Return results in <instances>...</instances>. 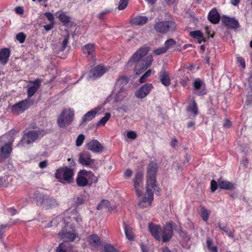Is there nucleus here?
Masks as SVG:
<instances>
[{
    "label": "nucleus",
    "mask_w": 252,
    "mask_h": 252,
    "mask_svg": "<svg viewBox=\"0 0 252 252\" xmlns=\"http://www.w3.org/2000/svg\"><path fill=\"white\" fill-rule=\"evenodd\" d=\"M82 51L84 54L91 56L93 58L94 53V44H87L82 47Z\"/></svg>",
    "instance_id": "28"
},
{
    "label": "nucleus",
    "mask_w": 252,
    "mask_h": 252,
    "mask_svg": "<svg viewBox=\"0 0 252 252\" xmlns=\"http://www.w3.org/2000/svg\"><path fill=\"white\" fill-rule=\"evenodd\" d=\"M33 86L30 87L27 91V95L29 97L32 96L40 87V83L38 79L32 82Z\"/></svg>",
    "instance_id": "27"
},
{
    "label": "nucleus",
    "mask_w": 252,
    "mask_h": 252,
    "mask_svg": "<svg viewBox=\"0 0 252 252\" xmlns=\"http://www.w3.org/2000/svg\"><path fill=\"white\" fill-rule=\"evenodd\" d=\"M178 232L180 237L183 239L189 240L190 239L189 235L187 232L183 231L182 229H179Z\"/></svg>",
    "instance_id": "46"
},
{
    "label": "nucleus",
    "mask_w": 252,
    "mask_h": 252,
    "mask_svg": "<svg viewBox=\"0 0 252 252\" xmlns=\"http://www.w3.org/2000/svg\"><path fill=\"white\" fill-rule=\"evenodd\" d=\"M26 37V35L23 32H20L16 35V39L20 43L24 42Z\"/></svg>",
    "instance_id": "48"
},
{
    "label": "nucleus",
    "mask_w": 252,
    "mask_h": 252,
    "mask_svg": "<svg viewBox=\"0 0 252 252\" xmlns=\"http://www.w3.org/2000/svg\"><path fill=\"white\" fill-rule=\"evenodd\" d=\"M149 51V47H141L132 55L128 61V65H131L133 63H136L135 71L136 74H140L151 66L153 61V56L149 55L145 56Z\"/></svg>",
    "instance_id": "2"
},
{
    "label": "nucleus",
    "mask_w": 252,
    "mask_h": 252,
    "mask_svg": "<svg viewBox=\"0 0 252 252\" xmlns=\"http://www.w3.org/2000/svg\"><path fill=\"white\" fill-rule=\"evenodd\" d=\"M201 215L203 220L206 221L208 219L210 212L204 207H202L201 209Z\"/></svg>",
    "instance_id": "42"
},
{
    "label": "nucleus",
    "mask_w": 252,
    "mask_h": 252,
    "mask_svg": "<svg viewBox=\"0 0 252 252\" xmlns=\"http://www.w3.org/2000/svg\"><path fill=\"white\" fill-rule=\"evenodd\" d=\"M237 63L241 65V66L245 68L246 67L245 61L244 58L242 57H238L237 58Z\"/></svg>",
    "instance_id": "55"
},
{
    "label": "nucleus",
    "mask_w": 252,
    "mask_h": 252,
    "mask_svg": "<svg viewBox=\"0 0 252 252\" xmlns=\"http://www.w3.org/2000/svg\"><path fill=\"white\" fill-rule=\"evenodd\" d=\"M104 252H119L113 245L107 244L104 245Z\"/></svg>",
    "instance_id": "44"
},
{
    "label": "nucleus",
    "mask_w": 252,
    "mask_h": 252,
    "mask_svg": "<svg viewBox=\"0 0 252 252\" xmlns=\"http://www.w3.org/2000/svg\"><path fill=\"white\" fill-rule=\"evenodd\" d=\"M128 78L126 76H121L116 81L115 88L117 89L127 90L128 88Z\"/></svg>",
    "instance_id": "22"
},
{
    "label": "nucleus",
    "mask_w": 252,
    "mask_h": 252,
    "mask_svg": "<svg viewBox=\"0 0 252 252\" xmlns=\"http://www.w3.org/2000/svg\"><path fill=\"white\" fill-rule=\"evenodd\" d=\"M143 173L138 172L135 174L133 179L134 189L138 197L141 196L143 194Z\"/></svg>",
    "instance_id": "14"
},
{
    "label": "nucleus",
    "mask_w": 252,
    "mask_h": 252,
    "mask_svg": "<svg viewBox=\"0 0 252 252\" xmlns=\"http://www.w3.org/2000/svg\"><path fill=\"white\" fill-rule=\"evenodd\" d=\"M80 173L88 178V180L89 182H91V184L95 183L97 181V178L91 171L82 170Z\"/></svg>",
    "instance_id": "35"
},
{
    "label": "nucleus",
    "mask_w": 252,
    "mask_h": 252,
    "mask_svg": "<svg viewBox=\"0 0 252 252\" xmlns=\"http://www.w3.org/2000/svg\"><path fill=\"white\" fill-rule=\"evenodd\" d=\"M74 175L73 170L67 167L60 168L56 170L55 177L62 182L70 183Z\"/></svg>",
    "instance_id": "9"
},
{
    "label": "nucleus",
    "mask_w": 252,
    "mask_h": 252,
    "mask_svg": "<svg viewBox=\"0 0 252 252\" xmlns=\"http://www.w3.org/2000/svg\"><path fill=\"white\" fill-rule=\"evenodd\" d=\"M7 225H1L0 227V239L2 238V236L4 233V229L6 228Z\"/></svg>",
    "instance_id": "60"
},
{
    "label": "nucleus",
    "mask_w": 252,
    "mask_h": 252,
    "mask_svg": "<svg viewBox=\"0 0 252 252\" xmlns=\"http://www.w3.org/2000/svg\"><path fill=\"white\" fill-rule=\"evenodd\" d=\"M124 175L125 177L129 178L132 175V171L130 169H128L125 171Z\"/></svg>",
    "instance_id": "63"
},
{
    "label": "nucleus",
    "mask_w": 252,
    "mask_h": 252,
    "mask_svg": "<svg viewBox=\"0 0 252 252\" xmlns=\"http://www.w3.org/2000/svg\"><path fill=\"white\" fill-rule=\"evenodd\" d=\"M54 24H52V23H51L49 24L44 25V28L45 30H46V31H49L53 29Z\"/></svg>",
    "instance_id": "61"
},
{
    "label": "nucleus",
    "mask_w": 252,
    "mask_h": 252,
    "mask_svg": "<svg viewBox=\"0 0 252 252\" xmlns=\"http://www.w3.org/2000/svg\"><path fill=\"white\" fill-rule=\"evenodd\" d=\"M124 227L126 238L130 241L133 240L134 237L132 228L125 222L124 223Z\"/></svg>",
    "instance_id": "32"
},
{
    "label": "nucleus",
    "mask_w": 252,
    "mask_h": 252,
    "mask_svg": "<svg viewBox=\"0 0 252 252\" xmlns=\"http://www.w3.org/2000/svg\"><path fill=\"white\" fill-rule=\"evenodd\" d=\"M76 182L79 186L84 187L88 184L89 180L87 179L86 176H78L76 179Z\"/></svg>",
    "instance_id": "37"
},
{
    "label": "nucleus",
    "mask_w": 252,
    "mask_h": 252,
    "mask_svg": "<svg viewBox=\"0 0 252 252\" xmlns=\"http://www.w3.org/2000/svg\"><path fill=\"white\" fill-rule=\"evenodd\" d=\"M175 224L172 221L166 223L163 229L158 225L152 223L149 224V229L152 236L158 241L162 238L163 242H168L173 235V226Z\"/></svg>",
    "instance_id": "3"
},
{
    "label": "nucleus",
    "mask_w": 252,
    "mask_h": 252,
    "mask_svg": "<svg viewBox=\"0 0 252 252\" xmlns=\"http://www.w3.org/2000/svg\"><path fill=\"white\" fill-rule=\"evenodd\" d=\"M78 161L82 165L89 166L94 169H96L98 166L97 161L92 159L91 154L88 152L80 153Z\"/></svg>",
    "instance_id": "10"
},
{
    "label": "nucleus",
    "mask_w": 252,
    "mask_h": 252,
    "mask_svg": "<svg viewBox=\"0 0 252 252\" xmlns=\"http://www.w3.org/2000/svg\"><path fill=\"white\" fill-rule=\"evenodd\" d=\"M146 191L144 197L139 200L138 206L141 208L150 207L154 199V190L153 189L146 188Z\"/></svg>",
    "instance_id": "13"
},
{
    "label": "nucleus",
    "mask_w": 252,
    "mask_h": 252,
    "mask_svg": "<svg viewBox=\"0 0 252 252\" xmlns=\"http://www.w3.org/2000/svg\"><path fill=\"white\" fill-rule=\"evenodd\" d=\"M188 111L192 113L194 116H196L198 114V108L197 103L195 102V101L193 99L191 101V103H190L189 105V106L187 108Z\"/></svg>",
    "instance_id": "34"
},
{
    "label": "nucleus",
    "mask_w": 252,
    "mask_h": 252,
    "mask_svg": "<svg viewBox=\"0 0 252 252\" xmlns=\"http://www.w3.org/2000/svg\"><path fill=\"white\" fill-rule=\"evenodd\" d=\"M85 199L82 195L78 196L75 200L74 203L77 205H80L84 203Z\"/></svg>",
    "instance_id": "52"
},
{
    "label": "nucleus",
    "mask_w": 252,
    "mask_h": 252,
    "mask_svg": "<svg viewBox=\"0 0 252 252\" xmlns=\"http://www.w3.org/2000/svg\"><path fill=\"white\" fill-rule=\"evenodd\" d=\"M73 112L70 109L64 110L60 115L58 119V124L61 127H64L69 125L72 121Z\"/></svg>",
    "instance_id": "11"
},
{
    "label": "nucleus",
    "mask_w": 252,
    "mask_h": 252,
    "mask_svg": "<svg viewBox=\"0 0 252 252\" xmlns=\"http://www.w3.org/2000/svg\"><path fill=\"white\" fill-rule=\"evenodd\" d=\"M86 149L95 153H101L103 146L97 140L92 139L86 144Z\"/></svg>",
    "instance_id": "16"
},
{
    "label": "nucleus",
    "mask_w": 252,
    "mask_h": 252,
    "mask_svg": "<svg viewBox=\"0 0 252 252\" xmlns=\"http://www.w3.org/2000/svg\"><path fill=\"white\" fill-rule=\"evenodd\" d=\"M129 0H120L118 6V9L119 10H122L125 9L129 2Z\"/></svg>",
    "instance_id": "43"
},
{
    "label": "nucleus",
    "mask_w": 252,
    "mask_h": 252,
    "mask_svg": "<svg viewBox=\"0 0 252 252\" xmlns=\"http://www.w3.org/2000/svg\"><path fill=\"white\" fill-rule=\"evenodd\" d=\"M152 88V84H145L136 91L135 95L138 98H145L149 94Z\"/></svg>",
    "instance_id": "17"
},
{
    "label": "nucleus",
    "mask_w": 252,
    "mask_h": 252,
    "mask_svg": "<svg viewBox=\"0 0 252 252\" xmlns=\"http://www.w3.org/2000/svg\"><path fill=\"white\" fill-rule=\"evenodd\" d=\"M7 136L3 135L0 137V162L9 157L12 150L13 139L7 141Z\"/></svg>",
    "instance_id": "6"
},
{
    "label": "nucleus",
    "mask_w": 252,
    "mask_h": 252,
    "mask_svg": "<svg viewBox=\"0 0 252 252\" xmlns=\"http://www.w3.org/2000/svg\"><path fill=\"white\" fill-rule=\"evenodd\" d=\"M33 103L30 99H26L15 103L11 108L12 113L14 115H18L29 109Z\"/></svg>",
    "instance_id": "12"
},
{
    "label": "nucleus",
    "mask_w": 252,
    "mask_h": 252,
    "mask_svg": "<svg viewBox=\"0 0 252 252\" xmlns=\"http://www.w3.org/2000/svg\"><path fill=\"white\" fill-rule=\"evenodd\" d=\"M106 70V68L103 66L98 65L92 70L89 73V76L90 78L95 79L102 76Z\"/></svg>",
    "instance_id": "18"
},
{
    "label": "nucleus",
    "mask_w": 252,
    "mask_h": 252,
    "mask_svg": "<svg viewBox=\"0 0 252 252\" xmlns=\"http://www.w3.org/2000/svg\"><path fill=\"white\" fill-rule=\"evenodd\" d=\"M151 74V70H147L139 79V82L141 83H144L147 80V78Z\"/></svg>",
    "instance_id": "45"
},
{
    "label": "nucleus",
    "mask_w": 252,
    "mask_h": 252,
    "mask_svg": "<svg viewBox=\"0 0 252 252\" xmlns=\"http://www.w3.org/2000/svg\"><path fill=\"white\" fill-rule=\"evenodd\" d=\"M65 247V244L64 243H61L57 247L56 252H66L64 249Z\"/></svg>",
    "instance_id": "53"
},
{
    "label": "nucleus",
    "mask_w": 252,
    "mask_h": 252,
    "mask_svg": "<svg viewBox=\"0 0 252 252\" xmlns=\"http://www.w3.org/2000/svg\"><path fill=\"white\" fill-rule=\"evenodd\" d=\"M8 212L12 216L15 215L17 213V210L12 208H9L8 209Z\"/></svg>",
    "instance_id": "62"
},
{
    "label": "nucleus",
    "mask_w": 252,
    "mask_h": 252,
    "mask_svg": "<svg viewBox=\"0 0 252 252\" xmlns=\"http://www.w3.org/2000/svg\"><path fill=\"white\" fill-rule=\"evenodd\" d=\"M13 177L11 175H5L0 177V187H7L12 182Z\"/></svg>",
    "instance_id": "30"
},
{
    "label": "nucleus",
    "mask_w": 252,
    "mask_h": 252,
    "mask_svg": "<svg viewBox=\"0 0 252 252\" xmlns=\"http://www.w3.org/2000/svg\"><path fill=\"white\" fill-rule=\"evenodd\" d=\"M190 35L194 38H198L202 36V33L200 31H196L190 32Z\"/></svg>",
    "instance_id": "50"
},
{
    "label": "nucleus",
    "mask_w": 252,
    "mask_h": 252,
    "mask_svg": "<svg viewBox=\"0 0 252 252\" xmlns=\"http://www.w3.org/2000/svg\"><path fill=\"white\" fill-rule=\"evenodd\" d=\"M208 19L213 24H217L219 22L220 16L216 9H212L210 11L208 14Z\"/></svg>",
    "instance_id": "26"
},
{
    "label": "nucleus",
    "mask_w": 252,
    "mask_h": 252,
    "mask_svg": "<svg viewBox=\"0 0 252 252\" xmlns=\"http://www.w3.org/2000/svg\"><path fill=\"white\" fill-rule=\"evenodd\" d=\"M155 21L154 29L157 32L166 33L169 31H174L176 30V24L173 21H161L157 19Z\"/></svg>",
    "instance_id": "8"
},
{
    "label": "nucleus",
    "mask_w": 252,
    "mask_h": 252,
    "mask_svg": "<svg viewBox=\"0 0 252 252\" xmlns=\"http://www.w3.org/2000/svg\"><path fill=\"white\" fill-rule=\"evenodd\" d=\"M96 208L97 210H101L103 208H106L108 210H110V209H112V207L110 206V203L109 201L107 200H103L97 205Z\"/></svg>",
    "instance_id": "38"
},
{
    "label": "nucleus",
    "mask_w": 252,
    "mask_h": 252,
    "mask_svg": "<svg viewBox=\"0 0 252 252\" xmlns=\"http://www.w3.org/2000/svg\"><path fill=\"white\" fill-rule=\"evenodd\" d=\"M100 109L95 108L84 115L82 119L81 125L85 126L87 123L91 121L98 113Z\"/></svg>",
    "instance_id": "20"
},
{
    "label": "nucleus",
    "mask_w": 252,
    "mask_h": 252,
    "mask_svg": "<svg viewBox=\"0 0 252 252\" xmlns=\"http://www.w3.org/2000/svg\"><path fill=\"white\" fill-rule=\"evenodd\" d=\"M44 15L46 17L50 23L55 24L54 16L52 13L50 12H46L44 13Z\"/></svg>",
    "instance_id": "49"
},
{
    "label": "nucleus",
    "mask_w": 252,
    "mask_h": 252,
    "mask_svg": "<svg viewBox=\"0 0 252 252\" xmlns=\"http://www.w3.org/2000/svg\"><path fill=\"white\" fill-rule=\"evenodd\" d=\"M193 87L194 89V93L197 95H203L206 94L205 88V84L204 82L197 78L193 83Z\"/></svg>",
    "instance_id": "15"
},
{
    "label": "nucleus",
    "mask_w": 252,
    "mask_h": 252,
    "mask_svg": "<svg viewBox=\"0 0 252 252\" xmlns=\"http://www.w3.org/2000/svg\"><path fill=\"white\" fill-rule=\"evenodd\" d=\"M213 244V240L210 238H207L206 241V245L208 249L212 251L213 252H218V248L216 246H212V245Z\"/></svg>",
    "instance_id": "39"
},
{
    "label": "nucleus",
    "mask_w": 252,
    "mask_h": 252,
    "mask_svg": "<svg viewBox=\"0 0 252 252\" xmlns=\"http://www.w3.org/2000/svg\"><path fill=\"white\" fill-rule=\"evenodd\" d=\"M221 21L226 26L231 29H237L239 26L238 21L233 18L223 16Z\"/></svg>",
    "instance_id": "19"
},
{
    "label": "nucleus",
    "mask_w": 252,
    "mask_h": 252,
    "mask_svg": "<svg viewBox=\"0 0 252 252\" xmlns=\"http://www.w3.org/2000/svg\"><path fill=\"white\" fill-rule=\"evenodd\" d=\"M10 51L8 48H3L0 51V63L5 65L8 62Z\"/></svg>",
    "instance_id": "24"
},
{
    "label": "nucleus",
    "mask_w": 252,
    "mask_h": 252,
    "mask_svg": "<svg viewBox=\"0 0 252 252\" xmlns=\"http://www.w3.org/2000/svg\"><path fill=\"white\" fill-rule=\"evenodd\" d=\"M60 21L64 25H66L69 24L70 21V17L67 15L66 13L63 11H58L56 13Z\"/></svg>",
    "instance_id": "29"
},
{
    "label": "nucleus",
    "mask_w": 252,
    "mask_h": 252,
    "mask_svg": "<svg viewBox=\"0 0 252 252\" xmlns=\"http://www.w3.org/2000/svg\"><path fill=\"white\" fill-rule=\"evenodd\" d=\"M47 164H48L47 160H43V161L39 162V167L41 169H43L47 167Z\"/></svg>",
    "instance_id": "59"
},
{
    "label": "nucleus",
    "mask_w": 252,
    "mask_h": 252,
    "mask_svg": "<svg viewBox=\"0 0 252 252\" xmlns=\"http://www.w3.org/2000/svg\"><path fill=\"white\" fill-rule=\"evenodd\" d=\"M15 12L17 14H22L24 12V10L22 7H17L15 8Z\"/></svg>",
    "instance_id": "64"
},
{
    "label": "nucleus",
    "mask_w": 252,
    "mask_h": 252,
    "mask_svg": "<svg viewBox=\"0 0 252 252\" xmlns=\"http://www.w3.org/2000/svg\"><path fill=\"white\" fill-rule=\"evenodd\" d=\"M158 166L156 162L151 161L148 165L146 175V188L153 189L157 195L160 194L159 187L157 185L156 173Z\"/></svg>",
    "instance_id": "4"
},
{
    "label": "nucleus",
    "mask_w": 252,
    "mask_h": 252,
    "mask_svg": "<svg viewBox=\"0 0 252 252\" xmlns=\"http://www.w3.org/2000/svg\"><path fill=\"white\" fill-rule=\"evenodd\" d=\"M176 44V41L173 39H169L166 40L164 43V47L167 50L173 47Z\"/></svg>",
    "instance_id": "41"
},
{
    "label": "nucleus",
    "mask_w": 252,
    "mask_h": 252,
    "mask_svg": "<svg viewBox=\"0 0 252 252\" xmlns=\"http://www.w3.org/2000/svg\"><path fill=\"white\" fill-rule=\"evenodd\" d=\"M158 78L164 86L168 87L170 85L171 81L169 76L164 68H162L159 72Z\"/></svg>",
    "instance_id": "21"
},
{
    "label": "nucleus",
    "mask_w": 252,
    "mask_h": 252,
    "mask_svg": "<svg viewBox=\"0 0 252 252\" xmlns=\"http://www.w3.org/2000/svg\"><path fill=\"white\" fill-rule=\"evenodd\" d=\"M84 139L85 136L82 134H80L76 138V145L78 147L80 146L82 144Z\"/></svg>",
    "instance_id": "47"
},
{
    "label": "nucleus",
    "mask_w": 252,
    "mask_h": 252,
    "mask_svg": "<svg viewBox=\"0 0 252 252\" xmlns=\"http://www.w3.org/2000/svg\"><path fill=\"white\" fill-rule=\"evenodd\" d=\"M88 241L89 243L93 246H97L100 244V239L96 234L90 235L89 237Z\"/></svg>",
    "instance_id": "36"
},
{
    "label": "nucleus",
    "mask_w": 252,
    "mask_h": 252,
    "mask_svg": "<svg viewBox=\"0 0 252 252\" xmlns=\"http://www.w3.org/2000/svg\"><path fill=\"white\" fill-rule=\"evenodd\" d=\"M74 221L79 224L82 221V218L76 210L67 211L63 215L58 216L51 221L47 227L61 225L63 228L58 233L59 237L64 242H73L77 236L75 232V225L73 222Z\"/></svg>",
    "instance_id": "1"
},
{
    "label": "nucleus",
    "mask_w": 252,
    "mask_h": 252,
    "mask_svg": "<svg viewBox=\"0 0 252 252\" xmlns=\"http://www.w3.org/2000/svg\"><path fill=\"white\" fill-rule=\"evenodd\" d=\"M45 134L46 132L43 129L31 130L25 132L17 146L22 147L26 145L32 144L40 139Z\"/></svg>",
    "instance_id": "5"
},
{
    "label": "nucleus",
    "mask_w": 252,
    "mask_h": 252,
    "mask_svg": "<svg viewBox=\"0 0 252 252\" xmlns=\"http://www.w3.org/2000/svg\"><path fill=\"white\" fill-rule=\"evenodd\" d=\"M33 198L37 204L41 205L47 209L55 207L58 204L54 198L49 197L46 194L40 193L38 191L34 193Z\"/></svg>",
    "instance_id": "7"
},
{
    "label": "nucleus",
    "mask_w": 252,
    "mask_h": 252,
    "mask_svg": "<svg viewBox=\"0 0 252 252\" xmlns=\"http://www.w3.org/2000/svg\"><path fill=\"white\" fill-rule=\"evenodd\" d=\"M113 92L116 94L115 96V101H119L123 100L127 94V90H125L124 89H116L114 88Z\"/></svg>",
    "instance_id": "23"
},
{
    "label": "nucleus",
    "mask_w": 252,
    "mask_h": 252,
    "mask_svg": "<svg viewBox=\"0 0 252 252\" xmlns=\"http://www.w3.org/2000/svg\"><path fill=\"white\" fill-rule=\"evenodd\" d=\"M218 227L220 230L223 231L229 237L231 238L234 237V234L226 224L219 222L218 223Z\"/></svg>",
    "instance_id": "31"
},
{
    "label": "nucleus",
    "mask_w": 252,
    "mask_h": 252,
    "mask_svg": "<svg viewBox=\"0 0 252 252\" xmlns=\"http://www.w3.org/2000/svg\"><path fill=\"white\" fill-rule=\"evenodd\" d=\"M111 114L109 113H106L105 116L102 118L97 123V126H104L107 121L110 119Z\"/></svg>",
    "instance_id": "40"
},
{
    "label": "nucleus",
    "mask_w": 252,
    "mask_h": 252,
    "mask_svg": "<svg viewBox=\"0 0 252 252\" xmlns=\"http://www.w3.org/2000/svg\"><path fill=\"white\" fill-rule=\"evenodd\" d=\"M69 35H66L64 37V39L63 41V46H62V50H64L66 47V45L68 42Z\"/></svg>",
    "instance_id": "58"
},
{
    "label": "nucleus",
    "mask_w": 252,
    "mask_h": 252,
    "mask_svg": "<svg viewBox=\"0 0 252 252\" xmlns=\"http://www.w3.org/2000/svg\"><path fill=\"white\" fill-rule=\"evenodd\" d=\"M167 51L165 48L163 46L154 51V54L156 55H159L161 54L164 53Z\"/></svg>",
    "instance_id": "51"
},
{
    "label": "nucleus",
    "mask_w": 252,
    "mask_h": 252,
    "mask_svg": "<svg viewBox=\"0 0 252 252\" xmlns=\"http://www.w3.org/2000/svg\"><path fill=\"white\" fill-rule=\"evenodd\" d=\"M218 182H216V181L213 180L211 182V189L212 192H214L218 187Z\"/></svg>",
    "instance_id": "54"
},
{
    "label": "nucleus",
    "mask_w": 252,
    "mask_h": 252,
    "mask_svg": "<svg viewBox=\"0 0 252 252\" xmlns=\"http://www.w3.org/2000/svg\"><path fill=\"white\" fill-rule=\"evenodd\" d=\"M189 80V79L188 77H183L181 79L180 84L184 87H186V86H187Z\"/></svg>",
    "instance_id": "57"
},
{
    "label": "nucleus",
    "mask_w": 252,
    "mask_h": 252,
    "mask_svg": "<svg viewBox=\"0 0 252 252\" xmlns=\"http://www.w3.org/2000/svg\"><path fill=\"white\" fill-rule=\"evenodd\" d=\"M218 184L219 187L221 189L229 190L235 188L234 184L221 178L218 180Z\"/></svg>",
    "instance_id": "25"
},
{
    "label": "nucleus",
    "mask_w": 252,
    "mask_h": 252,
    "mask_svg": "<svg viewBox=\"0 0 252 252\" xmlns=\"http://www.w3.org/2000/svg\"><path fill=\"white\" fill-rule=\"evenodd\" d=\"M127 137L131 139H135L137 137L136 133L133 131H130L127 133Z\"/></svg>",
    "instance_id": "56"
},
{
    "label": "nucleus",
    "mask_w": 252,
    "mask_h": 252,
    "mask_svg": "<svg viewBox=\"0 0 252 252\" xmlns=\"http://www.w3.org/2000/svg\"><path fill=\"white\" fill-rule=\"evenodd\" d=\"M148 21L146 16H136L132 20V24L135 26H140L145 24Z\"/></svg>",
    "instance_id": "33"
}]
</instances>
